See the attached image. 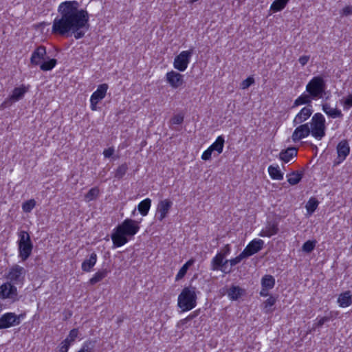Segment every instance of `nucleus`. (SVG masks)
<instances>
[{"label":"nucleus","instance_id":"1","mask_svg":"<svg viewBox=\"0 0 352 352\" xmlns=\"http://www.w3.org/2000/svg\"><path fill=\"white\" fill-rule=\"evenodd\" d=\"M57 16L52 24V33L65 37L72 36L80 39L89 30V16L86 10L79 9L76 1L62 2L58 8Z\"/></svg>","mask_w":352,"mask_h":352},{"label":"nucleus","instance_id":"2","mask_svg":"<svg viewBox=\"0 0 352 352\" xmlns=\"http://www.w3.org/2000/svg\"><path fill=\"white\" fill-rule=\"evenodd\" d=\"M140 230L139 223L131 219H126L116 226L111 235L113 248H118L128 243Z\"/></svg>","mask_w":352,"mask_h":352},{"label":"nucleus","instance_id":"3","mask_svg":"<svg viewBox=\"0 0 352 352\" xmlns=\"http://www.w3.org/2000/svg\"><path fill=\"white\" fill-rule=\"evenodd\" d=\"M197 295L195 287H184L178 296V307L182 311H189L196 307Z\"/></svg>","mask_w":352,"mask_h":352},{"label":"nucleus","instance_id":"4","mask_svg":"<svg viewBox=\"0 0 352 352\" xmlns=\"http://www.w3.org/2000/svg\"><path fill=\"white\" fill-rule=\"evenodd\" d=\"M311 135L316 139L320 140L325 136V118L320 113H315L309 123Z\"/></svg>","mask_w":352,"mask_h":352},{"label":"nucleus","instance_id":"5","mask_svg":"<svg viewBox=\"0 0 352 352\" xmlns=\"http://www.w3.org/2000/svg\"><path fill=\"white\" fill-rule=\"evenodd\" d=\"M326 89V82L321 76H314L306 85V91L315 100L322 98Z\"/></svg>","mask_w":352,"mask_h":352},{"label":"nucleus","instance_id":"6","mask_svg":"<svg viewBox=\"0 0 352 352\" xmlns=\"http://www.w3.org/2000/svg\"><path fill=\"white\" fill-rule=\"evenodd\" d=\"M25 314L16 315L12 312H8L0 317V329H8L19 325L24 318Z\"/></svg>","mask_w":352,"mask_h":352},{"label":"nucleus","instance_id":"7","mask_svg":"<svg viewBox=\"0 0 352 352\" xmlns=\"http://www.w3.org/2000/svg\"><path fill=\"white\" fill-rule=\"evenodd\" d=\"M194 54V48L191 47L188 50L181 52L175 56L173 62L174 68L179 72H184L188 67L190 61L191 56Z\"/></svg>","mask_w":352,"mask_h":352},{"label":"nucleus","instance_id":"8","mask_svg":"<svg viewBox=\"0 0 352 352\" xmlns=\"http://www.w3.org/2000/svg\"><path fill=\"white\" fill-rule=\"evenodd\" d=\"M25 273L26 271L24 267L19 265H14L10 268L6 278L14 284H22Z\"/></svg>","mask_w":352,"mask_h":352},{"label":"nucleus","instance_id":"9","mask_svg":"<svg viewBox=\"0 0 352 352\" xmlns=\"http://www.w3.org/2000/svg\"><path fill=\"white\" fill-rule=\"evenodd\" d=\"M28 91V87H26L23 85L19 87H15L12 94L8 98H7L2 104L1 107L3 108H6L12 105V104L14 102L19 101L22 99L25 95V94Z\"/></svg>","mask_w":352,"mask_h":352},{"label":"nucleus","instance_id":"10","mask_svg":"<svg viewBox=\"0 0 352 352\" xmlns=\"http://www.w3.org/2000/svg\"><path fill=\"white\" fill-rule=\"evenodd\" d=\"M108 87L109 86L107 84H101L98 87L97 89L92 94L90 98L91 109L92 110H96L97 104L105 97Z\"/></svg>","mask_w":352,"mask_h":352},{"label":"nucleus","instance_id":"11","mask_svg":"<svg viewBox=\"0 0 352 352\" xmlns=\"http://www.w3.org/2000/svg\"><path fill=\"white\" fill-rule=\"evenodd\" d=\"M228 263V259H225L221 254L218 253L212 259L210 263V270L213 271L221 270L222 272L228 274L231 272V270H226V264Z\"/></svg>","mask_w":352,"mask_h":352},{"label":"nucleus","instance_id":"12","mask_svg":"<svg viewBox=\"0 0 352 352\" xmlns=\"http://www.w3.org/2000/svg\"><path fill=\"white\" fill-rule=\"evenodd\" d=\"M309 134H311L309 124H300L294 131L292 135V139L294 142H296L308 137Z\"/></svg>","mask_w":352,"mask_h":352},{"label":"nucleus","instance_id":"13","mask_svg":"<svg viewBox=\"0 0 352 352\" xmlns=\"http://www.w3.org/2000/svg\"><path fill=\"white\" fill-rule=\"evenodd\" d=\"M263 245L264 241L263 240L255 239L248 243L242 252L248 258L262 250Z\"/></svg>","mask_w":352,"mask_h":352},{"label":"nucleus","instance_id":"14","mask_svg":"<svg viewBox=\"0 0 352 352\" xmlns=\"http://www.w3.org/2000/svg\"><path fill=\"white\" fill-rule=\"evenodd\" d=\"M167 82L175 89L181 87L184 83V76L173 70L168 72L166 74Z\"/></svg>","mask_w":352,"mask_h":352},{"label":"nucleus","instance_id":"15","mask_svg":"<svg viewBox=\"0 0 352 352\" xmlns=\"http://www.w3.org/2000/svg\"><path fill=\"white\" fill-rule=\"evenodd\" d=\"M313 112L314 110L312 106L305 107L302 108L301 110L295 116L293 120V125L296 126L303 123L311 117Z\"/></svg>","mask_w":352,"mask_h":352},{"label":"nucleus","instance_id":"16","mask_svg":"<svg viewBox=\"0 0 352 352\" xmlns=\"http://www.w3.org/2000/svg\"><path fill=\"white\" fill-rule=\"evenodd\" d=\"M173 202L170 199H164L160 201L157 207V213L159 214L157 219L162 221L166 218L170 208L172 207Z\"/></svg>","mask_w":352,"mask_h":352},{"label":"nucleus","instance_id":"17","mask_svg":"<svg viewBox=\"0 0 352 352\" xmlns=\"http://www.w3.org/2000/svg\"><path fill=\"white\" fill-rule=\"evenodd\" d=\"M46 56V48L43 45L37 47L32 53L30 63L34 65H38L41 60H45Z\"/></svg>","mask_w":352,"mask_h":352},{"label":"nucleus","instance_id":"18","mask_svg":"<svg viewBox=\"0 0 352 352\" xmlns=\"http://www.w3.org/2000/svg\"><path fill=\"white\" fill-rule=\"evenodd\" d=\"M338 158L341 162L344 161L350 153V147L347 140H343L337 145Z\"/></svg>","mask_w":352,"mask_h":352},{"label":"nucleus","instance_id":"19","mask_svg":"<svg viewBox=\"0 0 352 352\" xmlns=\"http://www.w3.org/2000/svg\"><path fill=\"white\" fill-rule=\"evenodd\" d=\"M19 256L23 261H26L32 254L33 244L32 242L18 245Z\"/></svg>","mask_w":352,"mask_h":352},{"label":"nucleus","instance_id":"20","mask_svg":"<svg viewBox=\"0 0 352 352\" xmlns=\"http://www.w3.org/2000/svg\"><path fill=\"white\" fill-rule=\"evenodd\" d=\"M340 307H347L352 305V294L351 292L348 290L343 293H341L337 300Z\"/></svg>","mask_w":352,"mask_h":352},{"label":"nucleus","instance_id":"21","mask_svg":"<svg viewBox=\"0 0 352 352\" xmlns=\"http://www.w3.org/2000/svg\"><path fill=\"white\" fill-rule=\"evenodd\" d=\"M313 100L315 99L312 96H311V95L309 93H304L294 100V104L292 105V108H295L302 104H307L306 107L312 106L311 102Z\"/></svg>","mask_w":352,"mask_h":352},{"label":"nucleus","instance_id":"22","mask_svg":"<svg viewBox=\"0 0 352 352\" xmlns=\"http://www.w3.org/2000/svg\"><path fill=\"white\" fill-rule=\"evenodd\" d=\"M322 111L330 118H342L343 114L342 111L337 108H331L329 103L322 104Z\"/></svg>","mask_w":352,"mask_h":352},{"label":"nucleus","instance_id":"23","mask_svg":"<svg viewBox=\"0 0 352 352\" xmlns=\"http://www.w3.org/2000/svg\"><path fill=\"white\" fill-rule=\"evenodd\" d=\"M297 155V149L295 147H289L282 150L279 154L280 159L285 163L289 162L294 157Z\"/></svg>","mask_w":352,"mask_h":352},{"label":"nucleus","instance_id":"24","mask_svg":"<svg viewBox=\"0 0 352 352\" xmlns=\"http://www.w3.org/2000/svg\"><path fill=\"white\" fill-rule=\"evenodd\" d=\"M278 231V228L277 225L275 223L269 222L267 223L266 227L261 230L259 234L260 236L262 237H270L276 234H277Z\"/></svg>","mask_w":352,"mask_h":352},{"label":"nucleus","instance_id":"25","mask_svg":"<svg viewBox=\"0 0 352 352\" xmlns=\"http://www.w3.org/2000/svg\"><path fill=\"white\" fill-rule=\"evenodd\" d=\"M97 261V255L95 252L91 254L89 258L85 259L82 263L81 268L84 272H90Z\"/></svg>","mask_w":352,"mask_h":352},{"label":"nucleus","instance_id":"26","mask_svg":"<svg viewBox=\"0 0 352 352\" xmlns=\"http://www.w3.org/2000/svg\"><path fill=\"white\" fill-rule=\"evenodd\" d=\"M184 120V116L183 113H178L174 115L169 120L168 125L172 130L180 131V129L177 126L183 123Z\"/></svg>","mask_w":352,"mask_h":352},{"label":"nucleus","instance_id":"27","mask_svg":"<svg viewBox=\"0 0 352 352\" xmlns=\"http://www.w3.org/2000/svg\"><path fill=\"white\" fill-rule=\"evenodd\" d=\"M224 143V137L223 135H220L216 139L214 142H213L209 147L212 149L213 152L217 151V155H219L223 151Z\"/></svg>","mask_w":352,"mask_h":352},{"label":"nucleus","instance_id":"28","mask_svg":"<svg viewBox=\"0 0 352 352\" xmlns=\"http://www.w3.org/2000/svg\"><path fill=\"white\" fill-rule=\"evenodd\" d=\"M302 176V172L298 173L297 171H293L287 175V182L290 185H296L301 181Z\"/></svg>","mask_w":352,"mask_h":352},{"label":"nucleus","instance_id":"29","mask_svg":"<svg viewBox=\"0 0 352 352\" xmlns=\"http://www.w3.org/2000/svg\"><path fill=\"white\" fill-rule=\"evenodd\" d=\"M151 200L149 198H146L142 201L138 206V210L142 216H146L151 208Z\"/></svg>","mask_w":352,"mask_h":352},{"label":"nucleus","instance_id":"30","mask_svg":"<svg viewBox=\"0 0 352 352\" xmlns=\"http://www.w3.org/2000/svg\"><path fill=\"white\" fill-rule=\"evenodd\" d=\"M244 290L239 286L232 285L228 291V295L232 300H236L241 296Z\"/></svg>","mask_w":352,"mask_h":352},{"label":"nucleus","instance_id":"31","mask_svg":"<svg viewBox=\"0 0 352 352\" xmlns=\"http://www.w3.org/2000/svg\"><path fill=\"white\" fill-rule=\"evenodd\" d=\"M268 173L273 179L282 180L283 179V173L280 171L278 166H270L268 167Z\"/></svg>","mask_w":352,"mask_h":352},{"label":"nucleus","instance_id":"32","mask_svg":"<svg viewBox=\"0 0 352 352\" xmlns=\"http://www.w3.org/2000/svg\"><path fill=\"white\" fill-rule=\"evenodd\" d=\"M109 273V271L107 269H103L98 271L91 278L89 279V283L91 285H95L97 283L101 281L103 278H104Z\"/></svg>","mask_w":352,"mask_h":352},{"label":"nucleus","instance_id":"33","mask_svg":"<svg viewBox=\"0 0 352 352\" xmlns=\"http://www.w3.org/2000/svg\"><path fill=\"white\" fill-rule=\"evenodd\" d=\"M57 60L55 58H51L46 60H43V62H41L40 65V69L42 71H50L52 70L56 65Z\"/></svg>","mask_w":352,"mask_h":352},{"label":"nucleus","instance_id":"34","mask_svg":"<svg viewBox=\"0 0 352 352\" xmlns=\"http://www.w3.org/2000/svg\"><path fill=\"white\" fill-rule=\"evenodd\" d=\"M289 0H275L270 6V10L274 12L283 10Z\"/></svg>","mask_w":352,"mask_h":352},{"label":"nucleus","instance_id":"35","mask_svg":"<svg viewBox=\"0 0 352 352\" xmlns=\"http://www.w3.org/2000/svg\"><path fill=\"white\" fill-rule=\"evenodd\" d=\"M262 287L271 289L275 285V279L272 275H265L261 279Z\"/></svg>","mask_w":352,"mask_h":352},{"label":"nucleus","instance_id":"36","mask_svg":"<svg viewBox=\"0 0 352 352\" xmlns=\"http://www.w3.org/2000/svg\"><path fill=\"white\" fill-rule=\"evenodd\" d=\"M96 343V340H88L83 343L81 349L77 352H94Z\"/></svg>","mask_w":352,"mask_h":352},{"label":"nucleus","instance_id":"37","mask_svg":"<svg viewBox=\"0 0 352 352\" xmlns=\"http://www.w3.org/2000/svg\"><path fill=\"white\" fill-rule=\"evenodd\" d=\"M318 204L319 202L315 197L310 198L305 206L307 213L309 214L314 213V212L316 210Z\"/></svg>","mask_w":352,"mask_h":352},{"label":"nucleus","instance_id":"38","mask_svg":"<svg viewBox=\"0 0 352 352\" xmlns=\"http://www.w3.org/2000/svg\"><path fill=\"white\" fill-rule=\"evenodd\" d=\"M193 260H189L187 261L179 270L177 274L176 275L175 280H179L182 279L186 274L188 267L192 265Z\"/></svg>","mask_w":352,"mask_h":352},{"label":"nucleus","instance_id":"39","mask_svg":"<svg viewBox=\"0 0 352 352\" xmlns=\"http://www.w3.org/2000/svg\"><path fill=\"white\" fill-rule=\"evenodd\" d=\"M128 170V166L124 163L119 166L115 171L114 177L120 179H122Z\"/></svg>","mask_w":352,"mask_h":352},{"label":"nucleus","instance_id":"40","mask_svg":"<svg viewBox=\"0 0 352 352\" xmlns=\"http://www.w3.org/2000/svg\"><path fill=\"white\" fill-rule=\"evenodd\" d=\"M99 195V189L97 187L91 188L87 193L85 195V199L87 201L95 200Z\"/></svg>","mask_w":352,"mask_h":352},{"label":"nucleus","instance_id":"41","mask_svg":"<svg viewBox=\"0 0 352 352\" xmlns=\"http://www.w3.org/2000/svg\"><path fill=\"white\" fill-rule=\"evenodd\" d=\"M316 243L317 242H316V240H313V241L309 240V241H307L302 245V250L303 252H306V253L311 252L314 250V248L316 247Z\"/></svg>","mask_w":352,"mask_h":352},{"label":"nucleus","instance_id":"42","mask_svg":"<svg viewBox=\"0 0 352 352\" xmlns=\"http://www.w3.org/2000/svg\"><path fill=\"white\" fill-rule=\"evenodd\" d=\"M19 237L18 245L32 242L30 234L26 231H20L19 232Z\"/></svg>","mask_w":352,"mask_h":352},{"label":"nucleus","instance_id":"43","mask_svg":"<svg viewBox=\"0 0 352 352\" xmlns=\"http://www.w3.org/2000/svg\"><path fill=\"white\" fill-rule=\"evenodd\" d=\"M276 302V298L273 296H270V297L264 302V308L266 309V312H272L273 310L271 307L274 305Z\"/></svg>","mask_w":352,"mask_h":352},{"label":"nucleus","instance_id":"44","mask_svg":"<svg viewBox=\"0 0 352 352\" xmlns=\"http://www.w3.org/2000/svg\"><path fill=\"white\" fill-rule=\"evenodd\" d=\"M36 206L34 199H30L25 201L22 205V209L25 212H30Z\"/></svg>","mask_w":352,"mask_h":352},{"label":"nucleus","instance_id":"45","mask_svg":"<svg viewBox=\"0 0 352 352\" xmlns=\"http://www.w3.org/2000/svg\"><path fill=\"white\" fill-rule=\"evenodd\" d=\"M8 282L0 286V296L2 298H9Z\"/></svg>","mask_w":352,"mask_h":352},{"label":"nucleus","instance_id":"46","mask_svg":"<svg viewBox=\"0 0 352 352\" xmlns=\"http://www.w3.org/2000/svg\"><path fill=\"white\" fill-rule=\"evenodd\" d=\"M254 83V78L250 76L242 81V82L241 84V87L243 89H248L249 87H250Z\"/></svg>","mask_w":352,"mask_h":352},{"label":"nucleus","instance_id":"47","mask_svg":"<svg viewBox=\"0 0 352 352\" xmlns=\"http://www.w3.org/2000/svg\"><path fill=\"white\" fill-rule=\"evenodd\" d=\"M246 258L245 255L243 252H241L239 256L236 257L228 260V263H230L231 266H234L236 264L239 263L243 259Z\"/></svg>","mask_w":352,"mask_h":352},{"label":"nucleus","instance_id":"48","mask_svg":"<svg viewBox=\"0 0 352 352\" xmlns=\"http://www.w3.org/2000/svg\"><path fill=\"white\" fill-rule=\"evenodd\" d=\"M9 298H13L17 296L16 287L8 282Z\"/></svg>","mask_w":352,"mask_h":352},{"label":"nucleus","instance_id":"49","mask_svg":"<svg viewBox=\"0 0 352 352\" xmlns=\"http://www.w3.org/2000/svg\"><path fill=\"white\" fill-rule=\"evenodd\" d=\"M78 330L77 329H73L69 331V333L66 339H68V341H69V344L71 342H74L75 339L78 337Z\"/></svg>","mask_w":352,"mask_h":352},{"label":"nucleus","instance_id":"50","mask_svg":"<svg viewBox=\"0 0 352 352\" xmlns=\"http://www.w3.org/2000/svg\"><path fill=\"white\" fill-rule=\"evenodd\" d=\"M343 107L345 110L349 109L352 107V94L346 96L343 102Z\"/></svg>","mask_w":352,"mask_h":352},{"label":"nucleus","instance_id":"51","mask_svg":"<svg viewBox=\"0 0 352 352\" xmlns=\"http://www.w3.org/2000/svg\"><path fill=\"white\" fill-rule=\"evenodd\" d=\"M330 320V317L324 316L320 318L316 322L314 323L315 328L321 327L325 322Z\"/></svg>","mask_w":352,"mask_h":352},{"label":"nucleus","instance_id":"52","mask_svg":"<svg viewBox=\"0 0 352 352\" xmlns=\"http://www.w3.org/2000/svg\"><path fill=\"white\" fill-rule=\"evenodd\" d=\"M341 16H348L352 14V6H346L340 11Z\"/></svg>","mask_w":352,"mask_h":352},{"label":"nucleus","instance_id":"53","mask_svg":"<svg viewBox=\"0 0 352 352\" xmlns=\"http://www.w3.org/2000/svg\"><path fill=\"white\" fill-rule=\"evenodd\" d=\"M69 341L68 339L64 340L60 344V352H67L69 348Z\"/></svg>","mask_w":352,"mask_h":352},{"label":"nucleus","instance_id":"54","mask_svg":"<svg viewBox=\"0 0 352 352\" xmlns=\"http://www.w3.org/2000/svg\"><path fill=\"white\" fill-rule=\"evenodd\" d=\"M212 152L213 151H212V149L210 147H208V148L206 149L202 153L201 159L204 160H210Z\"/></svg>","mask_w":352,"mask_h":352},{"label":"nucleus","instance_id":"55","mask_svg":"<svg viewBox=\"0 0 352 352\" xmlns=\"http://www.w3.org/2000/svg\"><path fill=\"white\" fill-rule=\"evenodd\" d=\"M231 248L229 244L226 245L223 249L219 252V254H221L223 258H225L227 255H228L230 252Z\"/></svg>","mask_w":352,"mask_h":352},{"label":"nucleus","instance_id":"56","mask_svg":"<svg viewBox=\"0 0 352 352\" xmlns=\"http://www.w3.org/2000/svg\"><path fill=\"white\" fill-rule=\"evenodd\" d=\"M114 153V148L113 147L108 148L107 149H104L103 151V155L104 157L109 158L111 157Z\"/></svg>","mask_w":352,"mask_h":352},{"label":"nucleus","instance_id":"57","mask_svg":"<svg viewBox=\"0 0 352 352\" xmlns=\"http://www.w3.org/2000/svg\"><path fill=\"white\" fill-rule=\"evenodd\" d=\"M309 56H302L299 58L298 62L302 66H305L309 60Z\"/></svg>","mask_w":352,"mask_h":352},{"label":"nucleus","instance_id":"58","mask_svg":"<svg viewBox=\"0 0 352 352\" xmlns=\"http://www.w3.org/2000/svg\"><path fill=\"white\" fill-rule=\"evenodd\" d=\"M268 290H269V289H267L265 287H262V289L260 292V295L261 296H264V297L267 296L269 295Z\"/></svg>","mask_w":352,"mask_h":352},{"label":"nucleus","instance_id":"59","mask_svg":"<svg viewBox=\"0 0 352 352\" xmlns=\"http://www.w3.org/2000/svg\"><path fill=\"white\" fill-rule=\"evenodd\" d=\"M194 317V316H189L188 317H186V318H185L184 320H183V323L186 322L187 320H191Z\"/></svg>","mask_w":352,"mask_h":352},{"label":"nucleus","instance_id":"60","mask_svg":"<svg viewBox=\"0 0 352 352\" xmlns=\"http://www.w3.org/2000/svg\"><path fill=\"white\" fill-rule=\"evenodd\" d=\"M313 149L317 151L318 148L316 145H313Z\"/></svg>","mask_w":352,"mask_h":352},{"label":"nucleus","instance_id":"61","mask_svg":"<svg viewBox=\"0 0 352 352\" xmlns=\"http://www.w3.org/2000/svg\"><path fill=\"white\" fill-rule=\"evenodd\" d=\"M135 212V209L133 211V214H134Z\"/></svg>","mask_w":352,"mask_h":352},{"label":"nucleus","instance_id":"62","mask_svg":"<svg viewBox=\"0 0 352 352\" xmlns=\"http://www.w3.org/2000/svg\"><path fill=\"white\" fill-rule=\"evenodd\" d=\"M351 252H352V245L351 246Z\"/></svg>","mask_w":352,"mask_h":352}]
</instances>
